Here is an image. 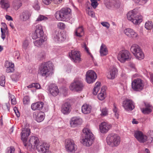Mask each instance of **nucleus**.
I'll list each match as a JSON object with an SVG mask.
<instances>
[{"instance_id": "obj_1", "label": "nucleus", "mask_w": 153, "mask_h": 153, "mask_svg": "<svg viewBox=\"0 0 153 153\" xmlns=\"http://www.w3.org/2000/svg\"><path fill=\"white\" fill-rule=\"evenodd\" d=\"M53 65L50 62L41 64L39 67L38 73L41 76L46 77L52 75L53 71Z\"/></svg>"}, {"instance_id": "obj_2", "label": "nucleus", "mask_w": 153, "mask_h": 153, "mask_svg": "<svg viewBox=\"0 0 153 153\" xmlns=\"http://www.w3.org/2000/svg\"><path fill=\"white\" fill-rule=\"evenodd\" d=\"M82 131L83 134L81 142L84 146H89L92 144L94 139L93 134L90 130L87 128L83 129Z\"/></svg>"}, {"instance_id": "obj_3", "label": "nucleus", "mask_w": 153, "mask_h": 153, "mask_svg": "<svg viewBox=\"0 0 153 153\" xmlns=\"http://www.w3.org/2000/svg\"><path fill=\"white\" fill-rule=\"evenodd\" d=\"M128 19L134 24L138 25L142 22V16L139 15L136 9L129 11L127 15Z\"/></svg>"}, {"instance_id": "obj_4", "label": "nucleus", "mask_w": 153, "mask_h": 153, "mask_svg": "<svg viewBox=\"0 0 153 153\" xmlns=\"http://www.w3.org/2000/svg\"><path fill=\"white\" fill-rule=\"evenodd\" d=\"M106 140L107 144L112 147L118 146L120 142V137L116 134H109Z\"/></svg>"}, {"instance_id": "obj_5", "label": "nucleus", "mask_w": 153, "mask_h": 153, "mask_svg": "<svg viewBox=\"0 0 153 153\" xmlns=\"http://www.w3.org/2000/svg\"><path fill=\"white\" fill-rule=\"evenodd\" d=\"M130 50L137 59L141 60L144 58V55L142 50L137 44H134L132 45Z\"/></svg>"}, {"instance_id": "obj_6", "label": "nucleus", "mask_w": 153, "mask_h": 153, "mask_svg": "<svg viewBox=\"0 0 153 153\" xmlns=\"http://www.w3.org/2000/svg\"><path fill=\"white\" fill-rule=\"evenodd\" d=\"M131 58V55L128 51L122 50L118 53L117 56L118 59L121 63H124L128 61Z\"/></svg>"}, {"instance_id": "obj_7", "label": "nucleus", "mask_w": 153, "mask_h": 153, "mask_svg": "<svg viewBox=\"0 0 153 153\" xmlns=\"http://www.w3.org/2000/svg\"><path fill=\"white\" fill-rule=\"evenodd\" d=\"M131 86L134 91H140L143 89L144 84L143 81L138 78L134 79L132 81Z\"/></svg>"}, {"instance_id": "obj_8", "label": "nucleus", "mask_w": 153, "mask_h": 153, "mask_svg": "<svg viewBox=\"0 0 153 153\" xmlns=\"http://www.w3.org/2000/svg\"><path fill=\"white\" fill-rule=\"evenodd\" d=\"M84 87V85L82 81L76 80L71 84L69 88L71 91L78 92L81 91Z\"/></svg>"}, {"instance_id": "obj_9", "label": "nucleus", "mask_w": 153, "mask_h": 153, "mask_svg": "<svg viewBox=\"0 0 153 153\" xmlns=\"http://www.w3.org/2000/svg\"><path fill=\"white\" fill-rule=\"evenodd\" d=\"M65 146L66 150L69 152H74L77 149L74 140L71 139L65 140Z\"/></svg>"}, {"instance_id": "obj_10", "label": "nucleus", "mask_w": 153, "mask_h": 153, "mask_svg": "<svg viewBox=\"0 0 153 153\" xmlns=\"http://www.w3.org/2000/svg\"><path fill=\"white\" fill-rule=\"evenodd\" d=\"M50 145L47 143H40L37 146L36 149L40 153H51L49 150Z\"/></svg>"}, {"instance_id": "obj_11", "label": "nucleus", "mask_w": 153, "mask_h": 153, "mask_svg": "<svg viewBox=\"0 0 153 153\" xmlns=\"http://www.w3.org/2000/svg\"><path fill=\"white\" fill-rule=\"evenodd\" d=\"M104 3L108 9L118 8L120 5V2L119 0H104Z\"/></svg>"}, {"instance_id": "obj_12", "label": "nucleus", "mask_w": 153, "mask_h": 153, "mask_svg": "<svg viewBox=\"0 0 153 153\" xmlns=\"http://www.w3.org/2000/svg\"><path fill=\"white\" fill-rule=\"evenodd\" d=\"M97 76L96 73L93 70L88 71L86 74V79L88 83H91L94 82Z\"/></svg>"}, {"instance_id": "obj_13", "label": "nucleus", "mask_w": 153, "mask_h": 153, "mask_svg": "<svg viewBox=\"0 0 153 153\" xmlns=\"http://www.w3.org/2000/svg\"><path fill=\"white\" fill-rule=\"evenodd\" d=\"M53 40L56 42H61L64 41L66 39V36L63 33L57 30L53 32L52 35Z\"/></svg>"}, {"instance_id": "obj_14", "label": "nucleus", "mask_w": 153, "mask_h": 153, "mask_svg": "<svg viewBox=\"0 0 153 153\" xmlns=\"http://www.w3.org/2000/svg\"><path fill=\"white\" fill-rule=\"evenodd\" d=\"M39 141L38 138L34 136H32L30 137L28 142L26 143L27 146V149H31L32 146H36L39 143Z\"/></svg>"}, {"instance_id": "obj_15", "label": "nucleus", "mask_w": 153, "mask_h": 153, "mask_svg": "<svg viewBox=\"0 0 153 153\" xmlns=\"http://www.w3.org/2000/svg\"><path fill=\"white\" fill-rule=\"evenodd\" d=\"M62 13L63 21H68L71 18L70 17L71 9L68 8H63L60 10Z\"/></svg>"}, {"instance_id": "obj_16", "label": "nucleus", "mask_w": 153, "mask_h": 153, "mask_svg": "<svg viewBox=\"0 0 153 153\" xmlns=\"http://www.w3.org/2000/svg\"><path fill=\"white\" fill-rule=\"evenodd\" d=\"M35 33L33 34L32 38L35 39L37 38H40L42 37L44 34V32L42 25H38L36 27Z\"/></svg>"}, {"instance_id": "obj_17", "label": "nucleus", "mask_w": 153, "mask_h": 153, "mask_svg": "<svg viewBox=\"0 0 153 153\" xmlns=\"http://www.w3.org/2000/svg\"><path fill=\"white\" fill-rule=\"evenodd\" d=\"M69 56L72 60L75 62H79L81 61L79 52L72 50L69 53Z\"/></svg>"}, {"instance_id": "obj_18", "label": "nucleus", "mask_w": 153, "mask_h": 153, "mask_svg": "<svg viewBox=\"0 0 153 153\" xmlns=\"http://www.w3.org/2000/svg\"><path fill=\"white\" fill-rule=\"evenodd\" d=\"M123 106L126 111H131L134 108L132 101L128 99L126 100L123 102Z\"/></svg>"}, {"instance_id": "obj_19", "label": "nucleus", "mask_w": 153, "mask_h": 153, "mask_svg": "<svg viewBox=\"0 0 153 153\" xmlns=\"http://www.w3.org/2000/svg\"><path fill=\"white\" fill-rule=\"evenodd\" d=\"M134 136L137 140L141 143L145 142L147 138L146 136L143 135L142 132L140 131H135Z\"/></svg>"}, {"instance_id": "obj_20", "label": "nucleus", "mask_w": 153, "mask_h": 153, "mask_svg": "<svg viewBox=\"0 0 153 153\" xmlns=\"http://www.w3.org/2000/svg\"><path fill=\"white\" fill-rule=\"evenodd\" d=\"M144 107L141 108L142 112L145 114H148L152 111L153 107L152 105L148 102H144Z\"/></svg>"}, {"instance_id": "obj_21", "label": "nucleus", "mask_w": 153, "mask_h": 153, "mask_svg": "<svg viewBox=\"0 0 153 153\" xmlns=\"http://www.w3.org/2000/svg\"><path fill=\"white\" fill-rule=\"evenodd\" d=\"M71 105L70 103L66 102L62 105L61 111L64 114H69L71 111Z\"/></svg>"}, {"instance_id": "obj_22", "label": "nucleus", "mask_w": 153, "mask_h": 153, "mask_svg": "<svg viewBox=\"0 0 153 153\" xmlns=\"http://www.w3.org/2000/svg\"><path fill=\"white\" fill-rule=\"evenodd\" d=\"M27 130H22V132L21 133V139L23 142L24 145L25 147L27 146L26 142L28 137L30 135L31 132L30 130V131Z\"/></svg>"}, {"instance_id": "obj_23", "label": "nucleus", "mask_w": 153, "mask_h": 153, "mask_svg": "<svg viewBox=\"0 0 153 153\" xmlns=\"http://www.w3.org/2000/svg\"><path fill=\"white\" fill-rule=\"evenodd\" d=\"M125 34L128 37L133 39H136L138 36L137 34L132 29L127 28L124 31Z\"/></svg>"}, {"instance_id": "obj_24", "label": "nucleus", "mask_w": 153, "mask_h": 153, "mask_svg": "<svg viewBox=\"0 0 153 153\" xmlns=\"http://www.w3.org/2000/svg\"><path fill=\"white\" fill-rule=\"evenodd\" d=\"M111 127V125L103 122L101 123L99 125L100 130L101 133H105L108 132Z\"/></svg>"}, {"instance_id": "obj_25", "label": "nucleus", "mask_w": 153, "mask_h": 153, "mask_svg": "<svg viewBox=\"0 0 153 153\" xmlns=\"http://www.w3.org/2000/svg\"><path fill=\"white\" fill-rule=\"evenodd\" d=\"M48 91L51 94L54 96H57L59 92L57 86L54 84L50 85Z\"/></svg>"}, {"instance_id": "obj_26", "label": "nucleus", "mask_w": 153, "mask_h": 153, "mask_svg": "<svg viewBox=\"0 0 153 153\" xmlns=\"http://www.w3.org/2000/svg\"><path fill=\"white\" fill-rule=\"evenodd\" d=\"M5 66L7 68L6 72L7 73H13L14 70V65L13 63L7 61L5 63Z\"/></svg>"}, {"instance_id": "obj_27", "label": "nucleus", "mask_w": 153, "mask_h": 153, "mask_svg": "<svg viewBox=\"0 0 153 153\" xmlns=\"http://www.w3.org/2000/svg\"><path fill=\"white\" fill-rule=\"evenodd\" d=\"M33 116L36 121L38 122H41L44 119V114L42 112H34Z\"/></svg>"}, {"instance_id": "obj_28", "label": "nucleus", "mask_w": 153, "mask_h": 153, "mask_svg": "<svg viewBox=\"0 0 153 153\" xmlns=\"http://www.w3.org/2000/svg\"><path fill=\"white\" fill-rule=\"evenodd\" d=\"M82 123V120L78 117H72L70 121L71 126L75 127L80 125Z\"/></svg>"}, {"instance_id": "obj_29", "label": "nucleus", "mask_w": 153, "mask_h": 153, "mask_svg": "<svg viewBox=\"0 0 153 153\" xmlns=\"http://www.w3.org/2000/svg\"><path fill=\"white\" fill-rule=\"evenodd\" d=\"M117 72V69L115 68L111 69L107 75L108 78L113 79H114L116 76Z\"/></svg>"}, {"instance_id": "obj_30", "label": "nucleus", "mask_w": 153, "mask_h": 153, "mask_svg": "<svg viewBox=\"0 0 153 153\" xmlns=\"http://www.w3.org/2000/svg\"><path fill=\"white\" fill-rule=\"evenodd\" d=\"M44 103L42 102H38L32 104L31 108L33 111L41 110L43 107Z\"/></svg>"}, {"instance_id": "obj_31", "label": "nucleus", "mask_w": 153, "mask_h": 153, "mask_svg": "<svg viewBox=\"0 0 153 153\" xmlns=\"http://www.w3.org/2000/svg\"><path fill=\"white\" fill-rule=\"evenodd\" d=\"M106 88V87L105 86L102 87L100 91L98 94L97 96L99 100H102L105 98L106 95L105 89Z\"/></svg>"}, {"instance_id": "obj_32", "label": "nucleus", "mask_w": 153, "mask_h": 153, "mask_svg": "<svg viewBox=\"0 0 153 153\" xmlns=\"http://www.w3.org/2000/svg\"><path fill=\"white\" fill-rule=\"evenodd\" d=\"M84 34L83 27L80 26L76 28L74 31V35L77 37H81Z\"/></svg>"}, {"instance_id": "obj_33", "label": "nucleus", "mask_w": 153, "mask_h": 153, "mask_svg": "<svg viewBox=\"0 0 153 153\" xmlns=\"http://www.w3.org/2000/svg\"><path fill=\"white\" fill-rule=\"evenodd\" d=\"M91 110V105L87 104H84L82 107V111L83 113L87 114L90 113Z\"/></svg>"}, {"instance_id": "obj_34", "label": "nucleus", "mask_w": 153, "mask_h": 153, "mask_svg": "<svg viewBox=\"0 0 153 153\" xmlns=\"http://www.w3.org/2000/svg\"><path fill=\"white\" fill-rule=\"evenodd\" d=\"M31 16L30 13L28 10H25L20 15L21 19L23 21H25L29 19Z\"/></svg>"}, {"instance_id": "obj_35", "label": "nucleus", "mask_w": 153, "mask_h": 153, "mask_svg": "<svg viewBox=\"0 0 153 153\" xmlns=\"http://www.w3.org/2000/svg\"><path fill=\"white\" fill-rule=\"evenodd\" d=\"M100 51L101 56H104L108 54V51L105 45L102 44L100 47Z\"/></svg>"}, {"instance_id": "obj_36", "label": "nucleus", "mask_w": 153, "mask_h": 153, "mask_svg": "<svg viewBox=\"0 0 153 153\" xmlns=\"http://www.w3.org/2000/svg\"><path fill=\"white\" fill-rule=\"evenodd\" d=\"M22 5L20 0H14L12 3V6L16 10H18Z\"/></svg>"}, {"instance_id": "obj_37", "label": "nucleus", "mask_w": 153, "mask_h": 153, "mask_svg": "<svg viewBox=\"0 0 153 153\" xmlns=\"http://www.w3.org/2000/svg\"><path fill=\"white\" fill-rule=\"evenodd\" d=\"M0 4L2 8L7 9L10 7V4L7 0H0Z\"/></svg>"}, {"instance_id": "obj_38", "label": "nucleus", "mask_w": 153, "mask_h": 153, "mask_svg": "<svg viewBox=\"0 0 153 153\" xmlns=\"http://www.w3.org/2000/svg\"><path fill=\"white\" fill-rule=\"evenodd\" d=\"M38 38L37 39L34 41L33 43L35 46L39 47L42 44L44 41L42 37Z\"/></svg>"}, {"instance_id": "obj_39", "label": "nucleus", "mask_w": 153, "mask_h": 153, "mask_svg": "<svg viewBox=\"0 0 153 153\" xmlns=\"http://www.w3.org/2000/svg\"><path fill=\"white\" fill-rule=\"evenodd\" d=\"M100 84L101 83L100 82H97L95 83V86L94 88L93 91V94L94 95L97 94L100 90Z\"/></svg>"}, {"instance_id": "obj_40", "label": "nucleus", "mask_w": 153, "mask_h": 153, "mask_svg": "<svg viewBox=\"0 0 153 153\" xmlns=\"http://www.w3.org/2000/svg\"><path fill=\"white\" fill-rule=\"evenodd\" d=\"M62 13H61L60 10L56 11L55 14V16L58 20L63 21V19L62 17Z\"/></svg>"}, {"instance_id": "obj_41", "label": "nucleus", "mask_w": 153, "mask_h": 153, "mask_svg": "<svg viewBox=\"0 0 153 153\" xmlns=\"http://www.w3.org/2000/svg\"><path fill=\"white\" fill-rule=\"evenodd\" d=\"M153 26L152 22L151 21H148L145 23V27L147 30L151 29L152 28Z\"/></svg>"}, {"instance_id": "obj_42", "label": "nucleus", "mask_w": 153, "mask_h": 153, "mask_svg": "<svg viewBox=\"0 0 153 153\" xmlns=\"http://www.w3.org/2000/svg\"><path fill=\"white\" fill-rule=\"evenodd\" d=\"M30 102V98L28 96H26L23 98V102L24 104L27 105Z\"/></svg>"}, {"instance_id": "obj_43", "label": "nucleus", "mask_w": 153, "mask_h": 153, "mask_svg": "<svg viewBox=\"0 0 153 153\" xmlns=\"http://www.w3.org/2000/svg\"><path fill=\"white\" fill-rule=\"evenodd\" d=\"M91 2V5L94 9L96 8L98 5L97 0H90Z\"/></svg>"}, {"instance_id": "obj_44", "label": "nucleus", "mask_w": 153, "mask_h": 153, "mask_svg": "<svg viewBox=\"0 0 153 153\" xmlns=\"http://www.w3.org/2000/svg\"><path fill=\"white\" fill-rule=\"evenodd\" d=\"M48 19V18L46 16L42 15H40L36 19V21H41L43 20H47Z\"/></svg>"}, {"instance_id": "obj_45", "label": "nucleus", "mask_w": 153, "mask_h": 153, "mask_svg": "<svg viewBox=\"0 0 153 153\" xmlns=\"http://www.w3.org/2000/svg\"><path fill=\"white\" fill-rule=\"evenodd\" d=\"M15 149L13 146L8 147L7 149L6 153H14Z\"/></svg>"}, {"instance_id": "obj_46", "label": "nucleus", "mask_w": 153, "mask_h": 153, "mask_svg": "<svg viewBox=\"0 0 153 153\" xmlns=\"http://www.w3.org/2000/svg\"><path fill=\"white\" fill-rule=\"evenodd\" d=\"M22 130H27V131H30V125L27 122H25L24 123V126H23V127L22 128Z\"/></svg>"}, {"instance_id": "obj_47", "label": "nucleus", "mask_w": 153, "mask_h": 153, "mask_svg": "<svg viewBox=\"0 0 153 153\" xmlns=\"http://www.w3.org/2000/svg\"><path fill=\"white\" fill-rule=\"evenodd\" d=\"M148 0H134L135 3L139 4V5H142L146 3Z\"/></svg>"}, {"instance_id": "obj_48", "label": "nucleus", "mask_w": 153, "mask_h": 153, "mask_svg": "<svg viewBox=\"0 0 153 153\" xmlns=\"http://www.w3.org/2000/svg\"><path fill=\"white\" fill-rule=\"evenodd\" d=\"M5 77L1 76L0 77V85L2 86H5Z\"/></svg>"}, {"instance_id": "obj_49", "label": "nucleus", "mask_w": 153, "mask_h": 153, "mask_svg": "<svg viewBox=\"0 0 153 153\" xmlns=\"http://www.w3.org/2000/svg\"><path fill=\"white\" fill-rule=\"evenodd\" d=\"M33 7L36 10H39L40 8V6H39V4L38 1L36 0L35 1Z\"/></svg>"}, {"instance_id": "obj_50", "label": "nucleus", "mask_w": 153, "mask_h": 153, "mask_svg": "<svg viewBox=\"0 0 153 153\" xmlns=\"http://www.w3.org/2000/svg\"><path fill=\"white\" fill-rule=\"evenodd\" d=\"M114 108L113 109V111L115 113V116L117 118H118L119 114L117 111V109L114 104Z\"/></svg>"}, {"instance_id": "obj_51", "label": "nucleus", "mask_w": 153, "mask_h": 153, "mask_svg": "<svg viewBox=\"0 0 153 153\" xmlns=\"http://www.w3.org/2000/svg\"><path fill=\"white\" fill-rule=\"evenodd\" d=\"M2 108L4 110L6 111L7 110L8 111H10V106L9 104V103H6L5 105L2 106Z\"/></svg>"}, {"instance_id": "obj_52", "label": "nucleus", "mask_w": 153, "mask_h": 153, "mask_svg": "<svg viewBox=\"0 0 153 153\" xmlns=\"http://www.w3.org/2000/svg\"><path fill=\"white\" fill-rule=\"evenodd\" d=\"M58 27L61 29L63 30L65 29V25L62 22H59L58 23L57 25Z\"/></svg>"}, {"instance_id": "obj_53", "label": "nucleus", "mask_w": 153, "mask_h": 153, "mask_svg": "<svg viewBox=\"0 0 153 153\" xmlns=\"http://www.w3.org/2000/svg\"><path fill=\"white\" fill-rule=\"evenodd\" d=\"M101 115L104 116H105L108 114V111L107 109L106 108H103L101 111Z\"/></svg>"}, {"instance_id": "obj_54", "label": "nucleus", "mask_w": 153, "mask_h": 153, "mask_svg": "<svg viewBox=\"0 0 153 153\" xmlns=\"http://www.w3.org/2000/svg\"><path fill=\"white\" fill-rule=\"evenodd\" d=\"M28 45V41L27 40H25L23 44L22 47L25 50L27 48V47Z\"/></svg>"}, {"instance_id": "obj_55", "label": "nucleus", "mask_w": 153, "mask_h": 153, "mask_svg": "<svg viewBox=\"0 0 153 153\" xmlns=\"http://www.w3.org/2000/svg\"><path fill=\"white\" fill-rule=\"evenodd\" d=\"M82 47L84 48L85 50L89 54H90L88 48L87 47L86 43L85 42L83 43L81 45Z\"/></svg>"}, {"instance_id": "obj_56", "label": "nucleus", "mask_w": 153, "mask_h": 153, "mask_svg": "<svg viewBox=\"0 0 153 153\" xmlns=\"http://www.w3.org/2000/svg\"><path fill=\"white\" fill-rule=\"evenodd\" d=\"M148 135V137H149L152 139V140H150L149 141L150 143H151L152 141V138H153V131H149Z\"/></svg>"}, {"instance_id": "obj_57", "label": "nucleus", "mask_w": 153, "mask_h": 153, "mask_svg": "<svg viewBox=\"0 0 153 153\" xmlns=\"http://www.w3.org/2000/svg\"><path fill=\"white\" fill-rule=\"evenodd\" d=\"M11 104L12 105H15L16 104V98L13 95H12L11 96Z\"/></svg>"}, {"instance_id": "obj_58", "label": "nucleus", "mask_w": 153, "mask_h": 153, "mask_svg": "<svg viewBox=\"0 0 153 153\" xmlns=\"http://www.w3.org/2000/svg\"><path fill=\"white\" fill-rule=\"evenodd\" d=\"M87 10L88 11V13L89 16H90L91 17H95V13L93 11L91 10L88 11L87 9Z\"/></svg>"}, {"instance_id": "obj_59", "label": "nucleus", "mask_w": 153, "mask_h": 153, "mask_svg": "<svg viewBox=\"0 0 153 153\" xmlns=\"http://www.w3.org/2000/svg\"><path fill=\"white\" fill-rule=\"evenodd\" d=\"M14 110L15 112V114H16V115L17 117H19L20 116V114L19 113V111L18 110L17 108L16 107H15L14 108Z\"/></svg>"}, {"instance_id": "obj_60", "label": "nucleus", "mask_w": 153, "mask_h": 153, "mask_svg": "<svg viewBox=\"0 0 153 153\" xmlns=\"http://www.w3.org/2000/svg\"><path fill=\"white\" fill-rule=\"evenodd\" d=\"M32 85L33 86V87L37 89H39L41 87L40 85L38 83H33Z\"/></svg>"}, {"instance_id": "obj_61", "label": "nucleus", "mask_w": 153, "mask_h": 153, "mask_svg": "<svg viewBox=\"0 0 153 153\" xmlns=\"http://www.w3.org/2000/svg\"><path fill=\"white\" fill-rule=\"evenodd\" d=\"M101 24L103 26L106 27L107 28H108L110 26L109 24L107 22H102Z\"/></svg>"}, {"instance_id": "obj_62", "label": "nucleus", "mask_w": 153, "mask_h": 153, "mask_svg": "<svg viewBox=\"0 0 153 153\" xmlns=\"http://www.w3.org/2000/svg\"><path fill=\"white\" fill-rule=\"evenodd\" d=\"M52 1V0H42L43 3L46 5H48L50 4Z\"/></svg>"}, {"instance_id": "obj_63", "label": "nucleus", "mask_w": 153, "mask_h": 153, "mask_svg": "<svg viewBox=\"0 0 153 153\" xmlns=\"http://www.w3.org/2000/svg\"><path fill=\"white\" fill-rule=\"evenodd\" d=\"M53 2L56 4H59L62 2V0H53Z\"/></svg>"}, {"instance_id": "obj_64", "label": "nucleus", "mask_w": 153, "mask_h": 153, "mask_svg": "<svg viewBox=\"0 0 153 153\" xmlns=\"http://www.w3.org/2000/svg\"><path fill=\"white\" fill-rule=\"evenodd\" d=\"M5 18L8 21L13 20L12 17L10 16L6 15L5 16Z\"/></svg>"}]
</instances>
